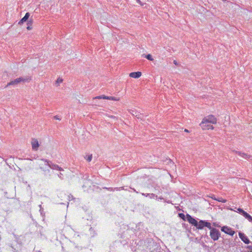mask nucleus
<instances>
[{
	"instance_id": "nucleus-26",
	"label": "nucleus",
	"mask_w": 252,
	"mask_h": 252,
	"mask_svg": "<svg viewBox=\"0 0 252 252\" xmlns=\"http://www.w3.org/2000/svg\"><path fill=\"white\" fill-rule=\"evenodd\" d=\"M39 206L40 207V211H41L43 209V208H42L41 205H40Z\"/></svg>"
},
{
	"instance_id": "nucleus-18",
	"label": "nucleus",
	"mask_w": 252,
	"mask_h": 252,
	"mask_svg": "<svg viewBox=\"0 0 252 252\" xmlns=\"http://www.w3.org/2000/svg\"><path fill=\"white\" fill-rule=\"evenodd\" d=\"M225 121H226V123L227 124H228L230 122V117L229 116H226L225 117Z\"/></svg>"
},
{
	"instance_id": "nucleus-27",
	"label": "nucleus",
	"mask_w": 252,
	"mask_h": 252,
	"mask_svg": "<svg viewBox=\"0 0 252 252\" xmlns=\"http://www.w3.org/2000/svg\"><path fill=\"white\" fill-rule=\"evenodd\" d=\"M179 215L181 217H184V215L183 214H180Z\"/></svg>"
},
{
	"instance_id": "nucleus-32",
	"label": "nucleus",
	"mask_w": 252,
	"mask_h": 252,
	"mask_svg": "<svg viewBox=\"0 0 252 252\" xmlns=\"http://www.w3.org/2000/svg\"><path fill=\"white\" fill-rule=\"evenodd\" d=\"M34 252H41V251H36V250H34Z\"/></svg>"
},
{
	"instance_id": "nucleus-9",
	"label": "nucleus",
	"mask_w": 252,
	"mask_h": 252,
	"mask_svg": "<svg viewBox=\"0 0 252 252\" xmlns=\"http://www.w3.org/2000/svg\"><path fill=\"white\" fill-rule=\"evenodd\" d=\"M187 220L190 223H191L193 225L196 226V225H197V221L196 220H195L194 218L191 217L189 215H187Z\"/></svg>"
},
{
	"instance_id": "nucleus-21",
	"label": "nucleus",
	"mask_w": 252,
	"mask_h": 252,
	"mask_svg": "<svg viewBox=\"0 0 252 252\" xmlns=\"http://www.w3.org/2000/svg\"><path fill=\"white\" fill-rule=\"evenodd\" d=\"M136 1L138 3L140 4L141 5H143L140 0H136Z\"/></svg>"
},
{
	"instance_id": "nucleus-16",
	"label": "nucleus",
	"mask_w": 252,
	"mask_h": 252,
	"mask_svg": "<svg viewBox=\"0 0 252 252\" xmlns=\"http://www.w3.org/2000/svg\"><path fill=\"white\" fill-rule=\"evenodd\" d=\"M145 57L149 61H152L154 60V59L152 58V56H151V54H148L147 55H145Z\"/></svg>"
},
{
	"instance_id": "nucleus-30",
	"label": "nucleus",
	"mask_w": 252,
	"mask_h": 252,
	"mask_svg": "<svg viewBox=\"0 0 252 252\" xmlns=\"http://www.w3.org/2000/svg\"><path fill=\"white\" fill-rule=\"evenodd\" d=\"M91 159H92V158H88V161L89 162H90V161H91Z\"/></svg>"
},
{
	"instance_id": "nucleus-5",
	"label": "nucleus",
	"mask_w": 252,
	"mask_h": 252,
	"mask_svg": "<svg viewBox=\"0 0 252 252\" xmlns=\"http://www.w3.org/2000/svg\"><path fill=\"white\" fill-rule=\"evenodd\" d=\"M93 99H109L114 101H119L120 98L116 97L114 96H108L105 95L97 96L93 98Z\"/></svg>"
},
{
	"instance_id": "nucleus-13",
	"label": "nucleus",
	"mask_w": 252,
	"mask_h": 252,
	"mask_svg": "<svg viewBox=\"0 0 252 252\" xmlns=\"http://www.w3.org/2000/svg\"><path fill=\"white\" fill-rule=\"evenodd\" d=\"M142 195H144V196H145L146 197H149L150 198H154L155 197L157 198V196L154 193H147V194H145V193H142Z\"/></svg>"
},
{
	"instance_id": "nucleus-33",
	"label": "nucleus",
	"mask_w": 252,
	"mask_h": 252,
	"mask_svg": "<svg viewBox=\"0 0 252 252\" xmlns=\"http://www.w3.org/2000/svg\"><path fill=\"white\" fill-rule=\"evenodd\" d=\"M134 191L136 192V190L134 189ZM136 192L137 193L138 192L136 191Z\"/></svg>"
},
{
	"instance_id": "nucleus-20",
	"label": "nucleus",
	"mask_w": 252,
	"mask_h": 252,
	"mask_svg": "<svg viewBox=\"0 0 252 252\" xmlns=\"http://www.w3.org/2000/svg\"><path fill=\"white\" fill-rule=\"evenodd\" d=\"M32 21H31L30 25H28L27 26V29L28 30H31L32 29Z\"/></svg>"
},
{
	"instance_id": "nucleus-19",
	"label": "nucleus",
	"mask_w": 252,
	"mask_h": 252,
	"mask_svg": "<svg viewBox=\"0 0 252 252\" xmlns=\"http://www.w3.org/2000/svg\"><path fill=\"white\" fill-rule=\"evenodd\" d=\"M237 210L238 211V212L240 214H241L242 215H244V213H245V211H244L241 208H238L237 209Z\"/></svg>"
},
{
	"instance_id": "nucleus-23",
	"label": "nucleus",
	"mask_w": 252,
	"mask_h": 252,
	"mask_svg": "<svg viewBox=\"0 0 252 252\" xmlns=\"http://www.w3.org/2000/svg\"><path fill=\"white\" fill-rule=\"evenodd\" d=\"M54 119H56V120H60V119L57 116H54Z\"/></svg>"
},
{
	"instance_id": "nucleus-28",
	"label": "nucleus",
	"mask_w": 252,
	"mask_h": 252,
	"mask_svg": "<svg viewBox=\"0 0 252 252\" xmlns=\"http://www.w3.org/2000/svg\"><path fill=\"white\" fill-rule=\"evenodd\" d=\"M184 131H185V132H189V131L187 129H185L184 130Z\"/></svg>"
},
{
	"instance_id": "nucleus-22",
	"label": "nucleus",
	"mask_w": 252,
	"mask_h": 252,
	"mask_svg": "<svg viewBox=\"0 0 252 252\" xmlns=\"http://www.w3.org/2000/svg\"><path fill=\"white\" fill-rule=\"evenodd\" d=\"M239 156H241V157H244L245 156V154H244V153H240L239 154Z\"/></svg>"
},
{
	"instance_id": "nucleus-31",
	"label": "nucleus",
	"mask_w": 252,
	"mask_h": 252,
	"mask_svg": "<svg viewBox=\"0 0 252 252\" xmlns=\"http://www.w3.org/2000/svg\"><path fill=\"white\" fill-rule=\"evenodd\" d=\"M174 63L176 65L177 64V62L176 61H174Z\"/></svg>"
},
{
	"instance_id": "nucleus-6",
	"label": "nucleus",
	"mask_w": 252,
	"mask_h": 252,
	"mask_svg": "<svg viewBox=\"0 0 252 252\" xmlns=\"http://www.w3.org/2000/svg\"><path fill=\"white\" fill-rule=\"evenodd\" d=\"M221 231H223L225 233L230 236H233L235 233V231L234 230H233L230 227L227 226L221 227Z\"/></svg>"
},
{
	"instance_id": "nucleus-11",
	"label": "nucleus",
	"mask_w": 252,
	"mask_h": 252,
	"mask_svg": "<svg viewBox=\"0 0 252 252\" xmlns=\"http://www.w3.org/2000/svg\"><path fill=\"white\" fill-rule=\"evenodd\" d=\"M30 16V14L29 12L26 13L25 15L24 16V17L23 18H22V19L18 22V24L19 25L23 24V23L24 22H25L28 20Z\"/></svg>"
},
{
	"instance_id": "nucleus-12",
	"label": "nucleus",
	"mask_w": 252,
	"mask_h": 252,
	"mask_svg": "<svg viewBox=\"0 0 252 252\" xmlns=\"http://www.w3.org/2000/svg\"><path fill=\"white\" fill-rule=\"evenodd\" d=\"M13 249L14 252H19L22 250V244L21 243H18L16 248L11 246Z\"/></svg>"
},
{
	"instance_id": "nucleus-1",
	"label": "nucleus",
	"mask_w": 252,
	"mask_h": 252,
	"mask_svg": "<svg viewBox=\"0 0 252 252\" xmlns=\"http://www.w3.org/2000/svg\"><path fill=\"white\" fill-rule=\"evenodd\" d=\"M217 122L216 118L213 115H210L203 118L199 125L204 130H212L214 128L213 125L216 124Z\"/></svg>"
},
{
	"instance_id": "nucleus-10",
	"label": "nucleus",
	"mask_w": 252,
	"mask_h": 252,
	"mask_svg": "<svg viewBox=\"0 0 252 252\" xmlns=\"http://www.w3.org/2000/svg\"><path fill=\"white\" fill-rule=\"evenodd\" d=\"M142 75V73L140 71L133 72L129 73V76L133 78H138Z\"/></svg>"
},
{
	"instance_id": "nucleus-24",
	"label": "nucleus",
	"mask_w": 252,
	"mask_h": 252,
	"mask_svg": "<svg viewBox=\"0 0 252 252\" xmlns=\"http://www.w3.org/2000/svg\"><path fill=\"white\" fill-rule=\"evenodd\" d=\"M221 203L222 202L224 203L226 201V200L225 199H221Z\"/></svg>"
},
{
	"instance_id": "nucleus-8",
	"label": "nucleus",
	"mask_w": 252,
	"mask_h": 252,
	"mask_svg": "<svg viewBox=\"0 0 252 252\" xmlns=\"http://www.w3.org/2000/svg\"><path fill=\"white\" fill-rule=\"evenodd\" d=\"M239 236L241 239L245 243L247 244H248L250 243V240L248 238V237L243 233L239 232Z\"/></svg>"
},
{
	"instance_id": "nucleus-17",
	"label": "nucleus",
	"mask_w": 252,
	"mask_h": 252,
	"mask_svg": "<svg viewBox=\"0 0 252 252\" xmlns=\"http://www.w3.org/2000/svg\"><path fill=\"white\" fill-rule=\"evenodd\" d=\"M63 79L61 78H59L57 79V80H56V84H58V86L61 83L63 82Z\"/></svg>"
},
{
	"instance_id": "nucleus-2",
	"label": "nucleus",
	"mask_w": 252,
	"mask_h": 252,
	"mask_svg": "<svg viewBox=\"0 0 252 252\" xmlns=\"http://www.w3.org/2000/svg\"><path fill=\"white\" fill-rule=\"evenodd\" d=\"M31 80V79L29 77H26V78L19 77V78H16V79H15L14 80L10 81L9 83H8L7 86L16 85L21 82H29Z\"/></svg>"
},
{
	"instance_id": "nucleus-14",
	"label": "nucleus",
	"mask_w": 252,
	"mask_h": 252,
	"mask_svg": "<svg viewBox=\"0 0 252 252\" xmlns=\"http://www.w3.org/2000/svg\"><path fill=\"white\" fill-rule=\"evenodd\" d=\"M246 219H247L249 221L252 222V217L248 214L246 212H245V213H244V215H243Z\"/></svg>"
},
{
	"instance_id": "nucleus-29",
	"label": "nucleus",
	"mask_w": 252,
	"mask_h": 252,
	"mask_svg": "<svg viewBox=\"0 0 252 252\" xmlns=\"http://www.w3.org/2000/svg\"><path fill=\"white\" fill-rule=\"evenodd\" d=\"M62 174L61 173H60V175H59L58 176H59V177L60 178H62Z\"/></svg>"
},
{
	"instance_id": "nucleus-25",
	"label": "nucleus",
	"mask_w": 252,
	"mask_h": 252,
	"mask_svg": "<svg viewBox=\"0 0 252 252\" xmlns=\"http://www.w3.org/2000/svg\"><path fill=\"white\" fill-rule=\"evenodd\" d=\"M31 21H32V20H31L28 21V22L27 23L28 26V25H30Z\"/></svg>"
},
{
	"instance_id": "nucleus-4",
	"label": "nucleus",
	"mask_w": 252,
	"mask_h": 252,
	"mask_svg": "<svg viewBox=\"0 0 252 252\" xmlns=\"http://www.w3.org/2000/svg\"><path fill=\"white\" fill-rule=\"evenodd\" d=\"M204 226L211 229V223L204 220H200L199 222H197L196 225V228L198 229H202Z\"/></svg>"
},
{
	"instance_id": "nucleus-7",
	"label": "nucleus",
	"mask_w": 252,
	"mask_h": 252,
	"mask_svg": "<svg viewBox=\"0 0 252 252\" xmlns=\"http://www.w3.org/2000/svg\"><path fill=\"white\" fill-rule=\"evenodd\" d=\"M219 232L215 228H213L210 231V236L214 240H216L219 238Z\"/></svg>"
},
{
	"instance_id": "nucleus-3",
	"label": "nucleus",
	"mask_w": 252,
	"mask_h": 252,
	"mask_svg": "<svg viewBox=\"0 0 252 252\" xmlns=\"http://www.w3.org/2000/svg\"><path fill=\"white\" fill-rule=\"evenodd\" d=\"M32 150L34 151H37L40 146V144L37 139L32 138L31 141Z\"/></svg>"
},
{
	"instance_id": "nucleus-15",
	"label": "nucleus",
	"mask_w": 252,
	"mask_h": 252,
	"mask_svg": "<svg viewBox=\"0 0 252 252\" xmlns=\"http://www.w3.org/2000/svg\"><path fill=\"white\" fill-rule=\"evenodd\" d=\"M48 164L49 166L50 167V168L53 169H56V170H60V168L57 165H51L48 162Z\"/></svg>"
},
{
	"instance_id": "nucleus-34",
	"label": "nucleus",
	"mask_w": 252,
	"mask_h": 252,
	"mask_svg": "<svg viewBox=\"0 0 252 252\" xmlns=\"http://www.w3.org/2000/svg\"><path fill=\"white\" fill-rule=\"evenodd\" d=\"M252 252V251H251V252Z\"/></svg>"
}]
</instances>
